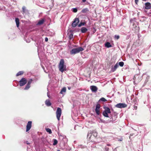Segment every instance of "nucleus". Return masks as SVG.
<instances>
[{"mask_svg":"<svg viewBox=\"0 0 151 151\" xmlns=\"http://www.w3.org/2000/svg\"><path fill=\"white\" fill-rule=\"evenodd\" d=\"M58 68L59 70L62 73H63L64 70H66V66L64 65V61L63 59L60 60Z\"/></svg>","mask_w":151,"mask_h":151,"instance_id":"1","label":"nucleus"},{"mask_svg":"<svg viewBox=\"0 0 151 151\" xmlns=\"http://www.w3.org/2000/svg\"><path fill=\"white\" fill-rule=\"evenodd\" d=\"M83 49L81 47H79L78 48L73 49L70 51V54L71 55L75 54L81 51H83Z\"/></svg>","mask_w":151,"mask_h":151,"instance_id":"2","label":"nucleus"},{"mask_svg":"<svg viewBox=\"0 0 151 151\" xmlns=\"http://www.w3.org/2000/svg\"><path fill=\"white\" fill-rule=\"evenodd\" d=\"M104 109L105 110L103 112V115L105 117H109L108 114L111 113L110 109L109 107H104Z\"/></svg>","mask_w":151,"mask_h":151,"instance_id":"3","label":"nucleus"},{"mask_svg":"<svg viewBox=\"0 0 151 151\" xmlns=\"http://www.w3.org/2000/svg\"><path fill=\"white\" fill-rule=\"evenodd\" d=\"M61 109L59 107L58 108L56 112V114L57 119L59 121L60 120V118L61 116Z\"/></svg>","mask_w":151,"mask_h":151,"instance_id":"4","label":"nucleus"},{"mask_svg":"<svg viewBox=\"0 0 151 151\" xmlns=\"http://www.w3.org/2000/svg\"><path fill=\"white\" fill-rule=\"evenodd\" d=\"M27 82V80L25 78H22L19 81V85L21 86H24Z\"/></svg>","mask_w":151,"mask_h":151,"instance_id":"5","label":"nucleus"},{"mask_svg":"<svg viewBox=\"0 0 151 151\" xmlns=\"http://www.w3.org/2000/svg\"><path fill=\"white\" fill-rule=\"evenodd\" d=\"M79 20L78 18H75L74 21L72 24V26L73 27H76L79 23Z\"/></svg>","mask_w":151,"mask_h":151,"instance_id":"6","label":"nucleus"},{"mask_svg":"<svg viewBox=\"0 0 151 151\" xmlns=\"http://www.w3.org/2000/svg\"><path fill=\"white\" fill-rule=\"evenodd\" d=\"M116 106V107L121 108H124L127 106V105L125 104L122 103H119L117 104Z\"/></svg>","mask_w":151,"mask_h":151,"instance_id":"7","label":"nucleus"},{"mask_svg":"<svg viewBox=\"0 0 151 151\" xmlns=\"http://www.w3.org/2000/svg\"><path fill=\"white\" fill-rule=\"evenodd\" d=\"M100 106L99 104H98L96 105L95 111L96 114L99 115L100 114Z\"/></svg>","mask_w":151,"mask_h":151,"instance_id":"8","label":"nucleus"},{"mask_svg":"<svg viewBox=\"0 0 151 151\" xmlns=\"http://www.w3.org/2000/svg\"><path fill=\"white\" fill-rule=\"evenodd\" d=\"M32 126V122L29 121L28 122L27 125L26 132H27L29 130Z\"/></svg>","mask_w":151,"mask_h":151,"instance_id":"9","label":"nucleus"},{"mask_svg":"<svg viewBox=\"0 0 151 151\" xmlns=\"http://www.w3.org/2000/svg\"><path fill=\"white\" fill-rule=\"evenodd\" d=\"M118 67L119 64L118 63H116L114 67L112 66L111 70V71L112 72H114L116 70V69Z\"/></svg>","mask_w":151,"mask_h":151,"instance_id":"10","label":"nucleus"},{"mask_svg":"<svg viewBox=\"0 0 151 151\" xmlns=\"http://www.w3.org/2000/svg\"><path fill=\"white\" fill-rule=\"evenodd\" d=\"M90 88L93 92H96L98 90V88L97 87L94 86H91L90 87Z\"/></svg>","mask_w":151,"mask_h":151,"instance_id":"11","label":"nucleus"},{"mask_svg":"<svg viewBox=\"0 0 151 151\" xmlns=\"http://www.w3.org/2000/svg\"><path fill=\"white\" fill-rule=\"evenodd\" d=\"M145 9H150L151 8V4L150 3L147 2L145 4Z\"/></svg>","mask_w":151,"mask_h":151,"instance_id":"12","label":"nucleus"},{"mask_svg":"<svg viewBox=\"0 0 151 151\" xmlns=\"http://www.w3.org/2000/svg\"><path fill=\"white\" fill-rule=\"evenodd\" d=\"M105 47L107 48H109L112 47L111 45L109 42H106L105 43Z\"/></svg>","mask_w":151,"mask_h":151,"instance_id":"13","label":"nucleus"},{"mask_svg":"<svg viewBox=\"0 0 151 151\" xmlns=\"http://www.w3.org/2000/svg\"><path fill=\"white\" fill-rule=\"evenodd\" d=\"M46 105L47 106H50L51 105V103L49 100H47L45 102Z\"/></svg>","mask_w":151,"mask_h":151,"instance_id":"14","label":"nucleus"},{"mask_svg":"<svg viewBox=\"0 0 151 151\" xmlns=\"http://www.w3.org/2000/svg\"><path fill=\"white\" fill-rule=\"evenodd\" d=\"M117 113H116V112H114L112 114V119L113 120V115H114V120H115L116 119V118H117Z\"/></svg>","mask_w":151,"mask_h":151,"instance_id":"15","label":"nucleus"},{"mask_svg":"<svg viewBox=\"0 0 151 151\" xmlns=\"http://www.w3.org/2000/svg\"><path fill=\"white\" fill-rule=\"evenodd\" d=\"M87 31V29L85 27H82L81 28V32L82 33H84Z\"/></svg>","mask_w":151,"mask_h":151,"instance_id":"16","label":"nucleus"},{"mask_svg":"<svg viewBox=\"0 0 151 151\" xmlns=\"http://www.w3.org/2000/svg\"><path fill=\"white\" fill-rule=\"evenodd\" d=\"M15 21L17 27H18L19 24V20L18 18H16L15 19Z\"/></svg>","mask_w":151,"mask_h":151,"instance_id":"17","label":"nucleus"},{"mask_svg":"<svg viewBox=\"0 0 151 151\" xmlns=\"http://www.w3.org/2000/svg\"><path fill=\"white\" fill-rule=\"evenodd\" d=\"M66 91V88L65 87L63 88L61 90L60 93L63 94V92H65Z\"/></svg>","mask_w":151,"mask_h":151,"instance_id":"18","label":"nucleus"},{"mask_svg":"<svg viewBox=\"0 0 151 151\" xmlns=\"http://www.w3.org/2000/svg\"><path fill=\"white\" fill-rule=\"evenodd\" d=\"M24 73L23 71H20L18 72L16 74L17 76H18L21 75H22Z\"/></svg>","mask_w":151,"mask_h":151,"instance_id":"19","label":"nucleus"},{"mask_svg":"<svg viewBox=\"0 0 151 151\" xmlns=\"http://www.w3.org/2000/svg\"><path fill=\"white\" fill-rule=\"evenodd\" d=\"M88 11V10L87 8H86V9H83L82 10V12L83 13H86Z\"/></svg>","mask_w":151,"mask_h":151,"instance_id":"20","label":"nucleus"},{"mask_svg":"<svg viewBox=\"0 0 151 151\" xmlns=\"http://www.w3.org/2000/svg\"><path fill=\"white\" fill-rule=\"evenodd\" d=\"M46 131L48 132L49 134H51L52 133V132L51 130L49 128H47L46 129Z\"/></svg>","mask_w":151,"mask_h":151,"instance_id":"21","label":"nucleus"},{"mask_svg":"<svg viewBox=\"0 0 151 151\" xmlns=\"http://www.w3.org/2000/svg\"><path fill=\"white\" fill-rule=\"evenodd\" d=\"M86 24L85 22H81L80 23L78 24V27H80L81 26L84 25L85 24Z\"/></svg>","mask_w":151,"mask_h":151,"instance_id":"22","label":"nucleus"},{"mask_svg":"<svg viewBox=\"0 0 151 151\" xmlns=\"http://www.w3.org/2000/svg\"><path fill=\"white\" fill-rule=\"evenodd\" d=\"M44 21L43 20H41L38 22V24L39 25L43 23Z\"/></svg>","mask_w":151,"mask_h":151,"instance_id":"23","label":"nucleus"},{"mask_svg":"<svg viewBox=\"0 0 151 151\" xmlns=\"http://www.w3.org/2000/svg\"><path fill=\"white\" fill-rule=\"evenodd\" d=\"M121 67H122L124 65V63L123 62H120L118 64Z\"/></svg>","mask_w":151,"mask_h":151,"instance_id":"24","label":"nucleus"},{"mask_svg":"<svg viewBox=\"0 0 151 151\" xmlns=\"http://www.w3.org/2000/svg\"><path fill=\"white\" fill-rule=\"evenodd\" d=\"M99 101L105 102L107 100L106 99L104 98L103 97L100 99Z\"/></svg>","mask_w":151,"mask_h":151,"instance_id":"25","label":"nucleus"},{"mask_svg":"<svg viewBox=\"0 0 151 151\" xmlns=\"http://www.w3.org/2000/svg\"><path fill=\"white\" fill-rule=\"evenodd\" d=\"M30 87V85L27 84V86H26L25 88H24L25 90H27Z\"/></svg>","mask_w":151,"mask_h":151,"instance_id":"26","label":"nucleus"},{"mask_svg":"<svg viewBox=\"0 0 151 151\" xmlns=\"http://www.w3.org/2000/svg\"><path fill=\"white\" fill-rule=\"evenodd\" d=\"M58 143V141L56 139H54V142L53 143V145H56Z\"/></svg>","mask_w":151,"mask_h":151,"instance_id":"27","label":"nucleus"},{"mask_svg":"<svg viewBox=\"0 0 151 151\" xmlns=\"http://www.w3.org/2000/svg\"><path fill=\"white\" fill-rule=\"evenodd\" d=\"M73 11L74 12H76L77 11V9L76 8H73Z\"/></svg>","mask_w":151,"mask_h":151,"instance_id":"28","label":"nucleus"},{"mask_svg":"<svg viewBox=\"0 0 151 151\" xmlns=\"http://www.w3.org/2000/svg\"><path fill=\"white\" fill-rule=\"evenodd\" d=\"M32 79H31L28 82L27 84L30 85V84L32 83Z\"/></svg>","mask_w":151,"mask_h":151,"instance_id":"29","label":"nucleus"},{"mask_svg":"<svg viewBox=\"0 0 151 151\" xmlns=\"http://www.w3.org/2000/svg\"><path fill=\"white\" fill-rule=\"evenodd\" d=\"M114 38L115 39L118 40L119 38V35H115L114 36Z\"/></svg>","mask_w":151,"mask_h":151,"instance_id":"30","label":"nucleus"},{"mask_svg":"<svg viewBox=\"0 0 151 151\" xmlns=\"http://www.w3.org/2000/svg\"><path fill=\"white\" fill-rule=\"evenodd\" d=\"M22 10H23V12H24L25 11V7H24V6L23 7H22Z\"/></svg>","mask_w":151,"mask_h":151,"instance_id":"31","label":"nucleus"},{"mask_svg":"<svg viewBox=\"0 0 151 151\" xmlns=\"http://www.w3.org/2000/svg\"><path fill=\"white\" fill-rule=\"evenodd\" d=\"M97 133L96 132H94L93 133V136L95 137H96L97 136Z\"/></svg>","mask_w":151,"mask_h":151,"instance_id":"32","label":"nucleus"},{"mask_svg":"<svg viewBox=\"0 0 151 151\" xmlns=\"http://www.w3.org/2000/svg\"><path fill=\"white\" fill-rule=\"evenodd\" d=\"M45 40L46 42H47L48 41V39L47 37H45Z\"/></svg>","mask_w":151,"mask_h":151,"instance_id":"33","label":"nucleus"},{"mask_svg":"<svg viewBox=\"0 0 151 151\" xmlns=\"http://www.w3.org/2000/svg\"><path fill=\"white\" fill-rule=\"evenodd\" d=\"M135 3L137 4V3L138 2V0H135Z\"/></svg>","mask_w":151,"mask_h":151,"instance_id":"34","label":"nucleus"},{"mask_svg":"<svg viewBox=\"0 0 151 151\" xmlns=\"http://www.w3.org/2000/svg\"><path fill=\"white\" fill-rule=\"evenodd\" d=\"M134 108L135 109H137V106H134Z\"/></svg>","mask_w":151,"mask_h":151,"instance_id":"35","label":"nucleus"},{"mask_svg":"<svg viewBox=\"0 0 151 151\" xmlns=\"http://www.w3.org/2000/svg\"><path fill=\"white\" fill-rule=\"evenodd\" d=\"M83 1V2H85L86 1V0H82Z\"/></svg>","mask_w":151,"mask_h":151,"instance_id":"36","label":"nucleus"},{"mask_svg":"<svg viewBox=\"0 0 151 151\" xmlns=\"http://www.w3.org/2000/svg\"><path fill=\"white\" fill-rule=\"evenodd\" d=\"M89 134H91V133L90 132V133H89V132L88 133V135H87V136H88V135H89Z\"/></svg>","mask_w":151,"mask_h":151,"instance_id":"37","label":"nucleus"},{"mask_svg":"<svg viewBox=\"0 0 151 151\" xmlns=\"http://www.w3.org/2000/svg\"><path fill=\"white\" fill-rule=\"evenodd\" d=\"M135 77H134V80L135 79Z\"/></svg>","mask_w":151,"mask_h":151,"instance_id":"38","label":"nucleus"},{"mask_svg":"<svg viewBox=\"0 0 151 151\" xmlns=\"http://www.w3.org/2000/svg\"><path fill=\"white\" fill-rule=\"evenodd\" d=\"M143 1H146L147 0H142Z\"/></svg>","mask_w":151,"mask_h":151,"instance_id":"39","label":"nucleus"},{"mask_svg":"<svg viewBox=\"0 0 151 151\" xmlns=\"http://www.w3.org/2000/svg\"><path fill=\"white\" fill-rule=\"evenodd\" d=\"M68 89H70V88H69V87H68Z\"/></svg>","mask_w":151,"mask_h":151,"instance_id":"40","label":"nucleus"},{"mask_svg":"<svg viewBox=\"0 0 151 151\" xmlns=\"http://www.w3.org/2000/svg\"><path fill=\"white\" fill-rule=\"evenodd\" d=\"M107 145H108V146H110V145H109V144Z\"/></svg>","mask_w":151,"mask_h":151,"instance_id":"41","label":"nucleus"},{"mask_svg":"<svg viewBox=\"0 0 151 151\" xmlns=\"http://www.w3.org/2000/svg\"><path fill=\"white\" fill-rule=\"evenodd\" d=\"M27 144H29V143H28V142H27Z\"/></svg>","mask_w":151,"mask_h":151,"instance_id":"42","label":"nucleus"},{"mask_svg":"<svg viewBox=\"0 0 151 151\" xmlns=\"http://www.w3.org/2000/svg\"><path fill=\"white\" fill-rule=\"evenodd\" d=\"M57 151H60V150H58Z\"/></svg>","mask_w":151,"mask_h":151,"instance_id":"43","label":"nucleus"},{"mask_svg":"<svg viewBox=\"0 0 151 151\" xmlns=\"http://www.w3.org/2000/svg\"><path fill=\"white\" fill-rule=\"evenodd\" d=\"M120 141H122V140H121V139H120Z\"/></svg>","mask_w":151,"mask_h":151,"instance_id":"44","label":"nucleus"},{"mask_svg":"<svg viewBox=\"0 0 151 151\" xmlns=\"http://www.w3.org/2000/svg\"><path fill=\"white\" fill-rule=\"evenodd\" d=\"M120 141H122V140H121V139H120Z\"/></svg>","mask_w":151,"mask_h":151,"instance_id":"45","label":"nucleus"}]
</instances>
